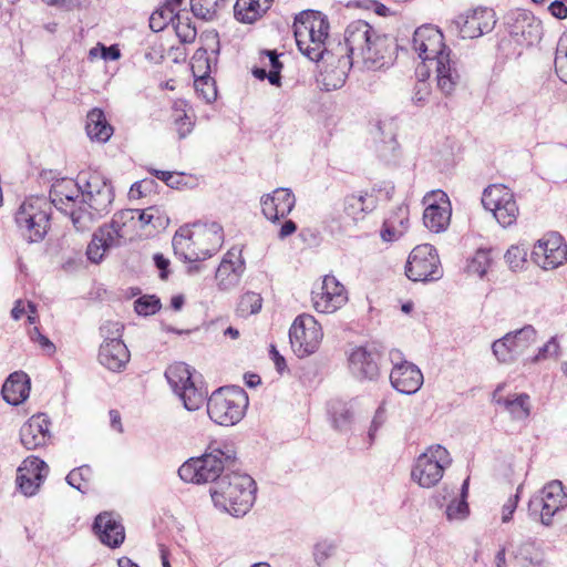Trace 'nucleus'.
Here are the masks:
<instances>
[{
    "mask_svg": "<svg viewBox=\"0 0 567 567\" xmlns=\"http://www.w3.org/2000/svg\"><path fill=\"white\" fill-rule=\"evenodd\" d=\"M468 515V504L465 499H453L446 507L449 519H463Z\"/></svg>",
    "mask_w": 567,
    "mask_h": 567,
    "instance_id": "5fc2aeb1",
    "label": "nucleus"
},
{
    "mask_svg": "<svg viewBox=\"0 0 567 567\" xmlns=\"http://www.w3.org/2000/svg\"><path fill=\"white\" fill-rule=\"evenodd\" d=\"M567 507V494L560 481H551L530 497L528 513L533 519H539L544 526L553 524V517Z\"/></svg>",
    "mask_w": 567,
    "mask_h": 567,
    "instance_id": "9b49d317",
    "label": "nucleus"
},
{
    "mask_svg": "<svg viewBox=\"0 0 567 567\" xmlns=\"http://www.w3.org/2000/svg\"><path fill=\"white\" fill-rule=\"evenodd\" d=\"M237 463L234 447L225 442H213L199 457H192L179 468V477L187 483L214 484L223 476V472L231 471Z\"/></svg>",
    "mask_w": 567,
    "mask_h": 567,
    "instance_id": "7ed1b4c3",
    "label": "nucleus"
},
{
    "mask_svg": "<svg viewBox=\"0 0 567 567\" xmlns=\"http://www.w3.org/2000/svg\"><path fill=\"white\" fill-rule=\"evenodd\" d=\"M206 50H198L194 55V64L193 70L202 69L203 64H205L206 71L203 75L195 79V90L199 96H202L207 103H210L217 97V89L215 85V81L207 74L210 71L209 60L206 56Z\"/></svg>",
    "mask_w": 567,
    "mask_h": 567,
    "instance_id": "2f4dec72",
    "label": "nucleus"
},
{
    "mask_svg": "<svg viewBox=\"0 0 567 567\" xmlns=\"http://www.w3.org/2000/svg\"><path fill=\"white\" fill-rule=\"evenodd\" d=\"M260 204L264 216L276 223L291 213L296 205V197L290 188L280 187L262 196Z\"/></svg>",
    "mask_w": 567,
    "mask_h": 567,
    "instance_id": "393cba45",
    "label": "nucleus"
},
{
    "mask_svg": "<svg viewBox=\"0 0 567 567\" xmlns=\"http://www.w3.org/2000/svg\"><path fill=\"white\" fill-rule=\"evenodd\" d=\"M365 197L363 195H349L343 202V212L353 221H358L363 218L367 207Z\"/></svg>",
    "mask_w": 567,
    "mask_h": 567,
    "instance_id": "c03bdc74",
    "label": "nucleus"
},
{
    "mask_svg": "<svg viewBox=\"0 0 567 567\" xmlns=\"http://www.w3.org/2000/svg\"><path fill=\"white\" fill-rule=\"evenodd\" d=\"M248 403L246 392L238 388H219L207 400V413L212 421L229 426L238 423Z\"/></svg>",
    "mask_w": 567,
    "mask_h": 567,
    "instance_id": "0eeeda50",
    "label": "nucleus"
},
{
    "mask_svg": "<svg viewBox=\"0 0 567 567\" xmlns=\"http://www.w3.org/2000/svg\"><path fill=\"white\" fill-rule=\"evenodd\" d=\"M451 463L452 458L444 446L431 445L415 460L411 477L421 487L431 488L442 480L445 468Z\"/></svg>",
    "mask_w": 567,
    "mask_h": 567,
    "instance_id": "9d476101",
    "label": "nucleus"
},
{
    "mask_svg": "<svg viewBox=\"0 0 567 567\" xmlns=\"http://www.w3.org/2000/svg\"><path fill=\"white\" fill-rule=\"evenodd\" d=\"M385 41V38L378 35L368 22L352 21L344 31V42L338 45L336 70L327 71L323 75L326 90L341 87L350 69L360 61L368 70H378L384 66L388 63Z\"/></svg>",
    "mask_w": 567,
    "mask_h": 567,
    "instance_id": "f257e3e1",
    "label": "nucleus"
},
{
    "mask_svg": "<svg viewBox=\"0 0 567 567\" xmlns=\"http://www.w3.org/2000/svg\"><path fill=\"white\" fill-rule=\"evenodd\" d=\"M435 64L437 86L445 95H451L461 82L458 62L447 50V53L437 56Z\"/></svg>",
    "mask_w": 567,
    "mask_h": 567,
    "instance_id": "cd10ccee",
    "label": "nucleus"
},
{
    "mask_svg": "<svg viewBox=\"0 0 567 567\" xmlns=\"http://www.w3.org/2000/svg\"><path fill=\"white\" fill-rule=\"evenodd\" d=\"M2 398L11 405H19L29 396L30 380L23 372H14L9 375L2 385Z\"/></svg>",
    "mask_w": 567,
    "mask_h": 567,
    "instance_id": "473e14b6",
    "label": "nucleus"
},
{
    "mask_svg": "<svg viewBox=\"0 0 567 567\" xmlns=\"http://www.w3.org/2000/svg\"><path fill=\"white\" fill-rule=\"evenodd\" d=\"M329 29V20L320 11L305 10L296 16L293 33L297 47L310 61L318 62L328 53L326 40Z\"/></svg>",
    "mask_w": 567,
    "mask_h": 567,
    "instance_id": "20e7f679",
    "label": "nucleus"
},
{
    "mask_svg": "<svg viewBox=\"0 0 567 567\" xmlns=\"http://www.w3.org/2000/svg\"><path fill=\"white\" fill-rule=\"evenodd\" d=\"M272 0H237L234 6L235 18L243 23L258 20L271 6Z\"/></svg>",
    "mask_w": 567,
    "mask_h": 567,
    "instance_id": "f704fd0d",
    "label": "nucleus"
},
{
    "mask_svg": "<svg viewBox=\"0 0 567 567\" xmlns=\"http://www.w3.org/2000/svg\"><path fill=\"white\" fill-rule=\"evenodd\" d=\"M536 340L533 326H525L515 332H509L492 344V351L501 363H511Z\"/></svg>",
    "mask_w": 567,
    "mask_h": 567,
    "instance_id": "2eb2a0df",
    "label": "nucleus"
},
{
    "mask_svg": "<svg viewBox=\"0 0 567 567\" xmlns=\"http://www.w3.org/2000/svg\"><path fill=\"white\" fill-rule=\"evenodd\" d=\"M329 413L336 430L340 432H348L350 430L354 413L349 403L332 401L329 405Z\"/></svg>",
    "mask_w": 567,
    "mask_h": 567,
    "instance_id": "ea45409f",
    "label": "nucleus"
},
{
    "mask_svg": "<svg viewBox=\"0 0 567 567\" xmlns=\"http://www.w3.org/2000/svg\"><path fill=\"white\" fill-rule=\"evenodd\" d=\"M161 300L154 295L142 296L134 302V309L140 316H151L161 309Z\"/></svg>",
    "mask_w": 567,
    "mask_h": 567,
    "instance_id": "09e8293b",
    "label": "nucleus"
},
{
    "mask_svg": "<svg viewBox=\"0 0 567 567\" xmlns=\"http://www.w3.org/2000/svg\"><path fill=\"white\" fill-rule=\"evenodd\" d=\"M261 306V296L259 293L248 291L240 297L236 311L239 317L247 318L251 315L258 313Z\"/></svg>",
    "mask_w": 567,
    "mask_h": 567,
    "instance_id": "37998d69",
    "label": "nucleus"
},
{
    "mask_svg": "<svg viewBox=\"0 0 567 567\" xmlns=\"http://www.w3.org/2000/svg\"><path fill=\"white\" fill-rule=\"evenodd\" d=\"M533 261L545 270L556 269L567 260V246L558 233H548L532 251Z\"/></svg>",
    "mask_w": 567,
    "mask_h": 567,
    "instance_id": "dca6fc26",
    "label": "nucleus"
},
{
    "mask_svg": "<svg viewBox=\"0 0 567 567\" xmlns=\"http://www.w3.org/2000/svg\"><path fill=\"white\" fill-rule=\"evenodd\" d=\"M51 422L45 414L31 416L20 429V442L27 450L43 447L51 440Z\"/></svg>",
    "mask_w": 567,
    "mask_h": 567,
    "instance_id": "a878e982",
    "label": "nucleus"
},
{
    "mask_svg": "<svg viewBox=\"0 0 567 567\" xmlns=\"http://www.w3.org/2000/svg\"><path fill=\"white\" fill-rule=\"evenodd\" d=\"M313 307L318 312L332 313L343 307L348 301L344 286L332 275H326L321 291L313 292Z\"/></svg>",
    "mask_w": 567,
    "mask_h": 567,
    "instance_id": "6ab92c4d",
    "label": "nucleus"
},
{
    "mask_svg": "<svg viewBox=\"0 0 567 567\" xmlns=\"http://www.w3.org/2000/svg\"><path fill=\"white\" fill-rule=\"evenodd\" d=\"M190 107L185 100H176L172 106V118L178 134V138L187 137L194 130L195 121L189 115Z\"/></svg>",
    "mask_w": 567,
    "mask_h": 567,
    "instance_id": "e433bc0d",
    "label": "nucleus"
},
{
    "mask_svg": "<svg viewBox=\"0 0 567 567\" xmlns=\"http://www.w3.org/2000/svg\"><path fill=\"white\" fill-rule=\"evenodd\" d=\"M50 204L44 198L25 199L16 213L14 220L30 243L44 238L50 227Z\"/></svg>",
    "mask_w": 567,
    "mask_h": 567,
    "instance_id": "1a4fd4ad",
    "label": "nucleus"
},
{
    "mask_svg": "<svg viewBox=\"0 0 567 567\" xmlns=\"http://www.w3.org/2000/svg\"><path fill=\"white\" fill-rule=\"evenodd\" d=\"M83 182L80 176L76 181L72 178L56 179L50 189L51 204L61 213L69 216L73 226L79 231L91 228V217L82 212L80 200L82 199Z\"/></svg>",
    "mask_w": 567,
    "mask_h": 567,
    "instance_id": "39448f33",
    "label": "nucleus"
},
{
    "mask_svg": "<svg viewBox=\"0 0 567 567\" xmlns=\"http://www.w3.org/2000/svg\"><path fill=\"white\" fill-rule=\"evenodd\" d=\"M93 529L101 543L111 548H117L124 542V527L112 513L99 514L94 520Z\"/></svg>",
    "mask_w": 567,
    "mask_h": 567,
    "instance_id": "bb28decb",
    "label": "nucleus"
},
{
    "mask_svg": "<svg viewBox=\"0 0 567 567\" xmlns=\"http://www.w3.org/2000/svg\"><path fill=\"white\" fill-rule=\"evenodd\" d=\"M296 230H297V224L291 219H287L281 225L279 233H278V237L281 240L286 239L287 237H289L290 235L296 233Z\"/></svg>",
    "mask_w": 567,
    "mask_h": 567,
    "instance_id": "338daca9",
    "label": "nucleus"
},
{
    "mask_svg": "<svg viewBox=\"0 0 567 567\" xmlns=\"http://www.w3.org/2000/svg\"><path fill=\"white\" fill-rule=\"evenodd\" d=\"M442 32L432 25H422L413 34V49L419 58L425 62L436 60L439 55L450 50L443 42Z\"/></svg>",
    "mask_w": 567,
    "mask_h": 567,
    "instance_id": "412c9836",
    "label": "nucleus"
},
{
    "mask_svg": "<svg viewBox=\"0 0 567 567\" xmlns=\"http://www.w3.org/2000/svg\"><path fill=\"white\" fill-rule=\"evenodd\" d=\"M189 226L194 233L193 238L197 249H200L204 260L213 257L224 243L223 227L216 221H196Z\"/></svg>",
    "mask_w": 567,
    "mask_h": 567,
    "instance_id": "b1692460",
    "label": "nucleus"
},
{
    "mask_svg": "<svg viewBox=\"0 0 567 567\" xmlns=\"http://www.w3.org/2000/svg\"><path fill=\"white\" fill-rule=\"evenodd\" d=\"M385 419H386L385 408H384V404H381L374 413V416L371 421V425H370V429L368 432L370 443H372L374 441L375 434H377L378 430L384 424Z\"/></svg>",
    "mask_w": 567,
    "mask_h": 567,
    "instance_id": "13d9d810",
    "label": "nucleus"
},
{
    "mask_svg": "<svg viewBox=\"0 0 567 567\" xmlns=\"http://www.w3.org/2000/svg\"><path fill=\"white\" fill-rule=\"evenodd\" d=\"M405 275L412 281H436L443 269L436 249L429 244L416 246L410 254Z\"/></svg>",
    "mask_w": 567,
    "mask_h": 567,
    "instance_id": "ddd939ff",
    "label": "nucleus"
},
{
    "mask_svg": "<svg viewBox=\"0 0 567 567\" xmlns=\"http://www.w3.org/2000/svg\"><path fill=\"white\" fill-rule=\"evenodd\" d=\"M555 70L559 79L567 83V32H564L557 43Z\"/></svg>",
    "mask_w": 567,
    "mask_h": 567,
    "instance_id": "49530a36",
    "label": "nucleus"
},
{
    "mask_svg": "<svg viewBox=\"0 0 567 567\" xmlns=\"http://www.w3.org/2000/svg\"><path fill=\"white\" fill-rule=\"evenodd\" d=\"M381 354L374 346H360L349 355V367L352 374L362 380H375L380 374Z\"/></svg>",
    "mask_w": 567,
    "mask_h": 567,
    "instance_id": "5701e85b",
    "label": "nucleus"
},
{
    "mask_svg": "<svg viewBox=\"0 0 567 567\" xmlns=\"http://www.w3.org/2000/svg\"><path fill=\"white\" fill-rule=\"evenodd\" d=\"M83 182L82 212L91 217V226L95 220L107 214L114 200L113 186L104 175L99 172L80 174Z\"/></svg>",
    "mask_w": 567,
    "mask_h": 567,
    "instance_id": "423d86ee",
    "label": "nucleus"
},
{
    "mask_svg": "<svg viewBox=\"0 0 567 567\" xmlns=\"http://www.w3.org/2000/svg\"><path fill=\"white\" fill-rule=\"evenodd\" d=\"M525 251L517 247L512 246L505 254V259L511 266L512 269H518L523 266V262L525 261Z\"/></svg>",
    "mask_w": 567,
    "mask_h": 567,
    "instance_id": "4d7b16f0",
    "label": "nucleus"
},
{
    "mask_svg": "<svg viewBox=\"0 0 567 567\" xmlns=\"http://www.w3.org/2000/svg\"><path fill=\"white\" fill-rule=\"evenodd\" d=\"M440 200L429 204L423 213L424 226L433 233L445 231L451 221V203L445 193L439 192Z\"/></svg>",
    "mask_w": 567,
    "mask_h": 567,
    "instance_id": "c85d7f7f",
    "label": "nucleus"
},
{
    "mask_svg": "<svg viewBox=\"0 0 567 567\" xmlns=\"http://www.w3.org/2000/svg\"><path fill=\"white\" fill-rule=\"evenodd\" d=\"M256 483L248 474L234 471L223 476L210 487L214 505L234 517L245 516L256 499Z\"/></svg>",
    "mask_w": 567,
    "mask_h": 567,
    "instance_id": "f03ea898",
    "label": "nucleus"
},
{
    "mask_svg": "<svg viewBox=\"0 0 567 567\" xmlns=\"http://www.w3.org/2000/svg\"><path fill=\"white\" fill-rule=\"evenodd\" d=\"M520 489H522V486H518L516 494L511 496L503 505V509H502V512H503L502 522L503 523H508L512 519L513 514L518 504Z\"/></svg>",
    "mask_w": 567,
    "mask_h": 567,
    "instance_id": "bf43d9fd",
    "label": "nucleus"
},
{
    "mask_svg": "<svg viewBox=\"0 0 567 567\" xmlns=\"http://www.w3.org/2000/svg\"><path fill=\"white\" fill-rule=\"evenodd\" d=\"M269 354L276 365L277 371L282 373L286 370L287 364L285 358L279 353L276 346H270Z\"/></svg>",
    "mask_w": 567,
    "mask_h": 567,
    "instance_id": "e2e57ef3",
    "label": "nucleus"
},
{
    "mask_svg": "<svg viewBox=\"0 0 567 567\" xmlns=\"http://www.w3.org/2000/svg\"><path fill=\"white\" fill-rule=\"evenodd\" d=\"M559 351V343L556 337H551L543 347L538 349L537 354L532 359L533 362L545 360L549 357L557 355Z\"/></svg>",
    "mask_w": 567,
    "mask_h": 567,
    "instance_id": "6e6d98bb",
    "label": "nucleus"
},
{
    "mask_svg": "<svg viewBox=\"0 0 567 567\" xmlns=\"http://www.w3.org/2000/svg\"><path fill=\"white\" fill-rule=\"evenodd\" d=\"M482 204L491 210L497 223L506 228L516 223L519 214L514 193L507 186L494 184L483 192Z\"/></svg>",
    "mask_w": 567,
    "mask_h": 567,
    "instance_id": "f8f14e48",
    "label": "nucleus"
},
{
    "mask_svg": "<svg viewBox=\"0 0 567 567\" xmlns=\"http://www.w3.org/2000/svg\"><path fill=\"white\" fill-rule=\"evenodd\" d=\"M165 377L173 391L183 401L188 411H197L203 406L207 398V391L198 385L196 375L190 367L184 362H176L165 371Z\"/></svg>",
    "mask_w": 567,
    "mask_h": 567,
    "instance_id": "6e6552de",
    "label": "nucleus"
},
{
    "mask_svg": "<svg viewBox=\"0 0 567 567\" xmlns=\"http://www.w3.org/2000/svg\"><path fill=\"white\" fill-rule=\"evenodd\" d=\"M175 20L176 21L173 25L179 40L183 43H192L197 35L196 28L190 25L188 18H185L184 20L179 14H177Z\"/></svg>",
    "mask_w": 567,
    "mask_h": 567,
    "instance_id": "8fccbe9b",
    "label": "nucleus"
},
{
    "mask_svg": "<svg viewBox=\"0 0 567 567\" xmlns=\"http://www.w3.org/2000/svg\"><path fill=\"white\" fill-rule=\"evenodd\" d=\"M130 351L124 342H102L99 350V362L113 372L125 369L130 361Z\"/></svg>",
    "mask_w": 567,
    "mask_h": 567,
    "instance_id": "c756f323",
    "label": "nucleus"
},
{
    "mask_svg": "<svg viewBox=\"0 0 567 567\" xmlns=\"http://www.w3.org/2000/svg\"><path fill=\"white\" fill-rule=\"evenodd\" d=\"M402 353L399 350L390 352V359L393 369L390 373L392 386L403 394H414L423 384V374L421 370L412 362L402 360Z\"/></svg>",
    "mask_w": 567,
    "mask_h": 567,
    "instance_id": "f3484780",
    "label": "nucleus"
},
{
    "mask_svg": "<svg viewBox=\"0 0 567 567\" xmlns=\"http://www.w3.org/2000/svg\"><path fill=\"white\" fill-rule=\"evenodd\" d=\"M86 134L92 141L100 143L107 142L113 135V126L107 122L104 112L99 109H92L86 115Z\"/></svg>",
    "mask_w": 567,
    "mask_h": 567,
    "instance_id": "72a5a7b5",
    "label": "nucleus"
},
{
    "mask_svg": "<svg viewBox=\"0 0 567 567\" xmlns=\"http://www.w3.org/2000/svg\"><path fill=\"white\" fill-rule=\"evenodd\" d=\"M193 235L190 226L184 225L176 230L172 240L175 256L188 264L187 272L189 275L202 271L200 262L204 261V257L200 249H197Z\"/></svg>",
    "mask_w": 567,
    "mask_h": 567,
    "instance_id": "aec40b11",
    "label": "nucleus"
},
{
    "mask_svg": "<svg viewBox=\"0 0 567 567\" xmlns=\"http://www.w3.org/2000/svg\"><path fill=\"white\" fill-rule=\"evenodd\" d=\"M455 23L463 39L480 38L494 29L496 24L495 12L491 8L478 7L458 16Z\"/></svg>",
    "mask_w": 567,
    "mask_h": 567,
    "instance_id": "a211bd4d",
    "label": "nucleus"
},
{
    "mask_svg": "<svg viewBox=\"0 0 567 567\" xmlns=\"http://www.w3.org/2000/svg\"><path fill=\"white\" fill-rule=\"evenodd\" d=\"M492 264L491 251L488 249H478L471 258L467 265V270L483 277Z\"/></svg>",
    "mask_w": 567,
    "mask_h": 567,
    "instance_id": "de8ad7c7",
    "label": "nucleus"
},
{
    "mask_svg": "<svg viewBox=\"0 0 567 567\" xmlns=\"http://www.w3.org/2000/svg\"><path fill=\"white\" fill-rule=\"evenodd\" d=\"M336 550L334 543L330 540H321L318 542L313 546V560L317 564V566L322 567L326 561L333 555Z\"/></svg>",
    "mask_w": 567,
    "mask_h": 567,
    "instance_id": "3c124183",
    "label": "nucleus"
},
{
    "mask_svg": "<svg viewBox=\"0 0 567 567\" xmlns=\"http://www.w3.org/2000/svg\"><path fill=\"white\" fill-rule=\"evenodd\" d=\"M514 558L524 567H542L544 564L543 554L536 548L534 542L522 543L514 553Z\"/></svg>",
    "mask_w": 567,
    "mask_h": 567,
    "instance_id": "79ce46f5",
    "label": "nucleus"
},
{
    "mask_svg": "<svg viewBox=\"0 0 567 567\" xmlns=\"http://www.w3.org/2000/svg\"><path fill=\"white\" fill-rule=\"evenodd\" d=\"M549 12L553 17L563 20L567 18V7L563 1L555 0L548 7Z\"/></svg>",
    "mask_w": 567,
    "mask_h": 567,
    "instance_id": "680f3d73",
    "label": "nucleus"
},
{
    "mask_svg": "<svg viewBox=\"0 0 567 567\" xmlns=\"http://www.w3.org/2000/svg\"><path fill=\"white\" fill-rule=\"evenodd\" d=\"M123 324L118 321H112L106 320L102 323L100 327V334L104 339L103 342L106 341H118L123 342L122 340V332H123Z\"/></svg>",
    "mask_w": 567,
    "mask_h": 567,
    "instance_id": "603ef678",
    "label": "nucleus"
},
{
    "mask_svg": "<svg viewBox=\"0 0 567 567\" xmlns=\"http://www.w3.org/2000/svg\"><path fill=\"white\" fill-rule=\"evenodd\" d=\"M117 245L113 241L109 228H99L92 236L86 248V256L91 262L99 264L103 260L105 252Z\"/></svg>",
    "mask_w": 567,
    "mask_h": 567,
    "instance_id": "c9c22d12",
    "label": "nucleus"
},
{
    "mask_svg": "<svg viewBox=\"0 0 567 567\" xmlns=\"http://www.w3.org/2000/svg\"><path fill=\"white\" fill-rule=\"evenodd\" d=\"M183 0H166L163 6V12L167 13V18L169 20H175L177 14H179L178 8L182 4Z\"/></svg>",
    "mask_w": 567,
    "mask_h": 567,
    "instance_id": "0e129e2a",
    "label": "nucleus"
},
{
    "mask_svg": "<svg viewBox=\"0 0 567 567\" xmlns=\"http://www.w3.org/2000/svg\"><path fill=\"white\" fill-rule=\"evenodd\" d=\"M137 213H136V218H138V220L143 224V225H153L154 227L156 226L154 224V219H155V213L157 212L154 207H148L144 210H141V209H135Z\"/></svg>",
    "mask_w": 567,
    "mask_h": 567,
    "instance_id": "052dcab7",
    "label": "nucleus"
},
{
    "mask_svg": "<svg viewBox=\"0 0 567 567\" xmlns=\"http://www.w3.org/2000/svg\"><path fill=\"white\" fill-rule=\"evenodd\" d=\"M154 185H155L154 179H151V178H144V179L140 181V182L134 183V184L131 186L130 195H131L132 197H134V196H135V189H137V188H143V189H144V192H145V194L151 193V192H152V189H153V186H154Z\"/></svg>",
    "mask_w": 567,
    "mask_h": 567,
    "instance_id": "69168bd1",
    "label": "nucleus"
},
{
    "mask_svg": "<svg viewBox=\"0 0 567 567\" xmlns=\"http://www.w3.org/2000/svg\"><path fill=\"white\" fill-rule=\"evenodd\" d=\"M150 172L153 176L164 182L171 188L178 189L183 186V173H174L155 168H152Z\"/></svg>",
    "mask_w": 567,
    "mask_h": 567,
    "instance_id": "864d4df0",
    "label": "nucleus"
},
{
    "mask_svg": "<svg viewBox=\"0 0 567 567\" xmlns=\"http://www.w3.org/2000/svg\"><path fill=\"white\" fill-rule=\"evenodd\" d=\"M235 254L227 252L216 269L217 286L220 290H229L235 288L243 276L245 265L244 261L237 258L234 260Z\"/></svg>",
    "mask_w": 567,
    "mask_h": 567,
    "instance_id": "7c9ffc66",
    "label": "nucleus"
},
{
    "mask_svg": "<svg viewBox=\"0 0 567 567\" xmlns=\"http://www.w3.org/2000/svg\"><path fill=\"white\" fill-rule=\"evenodd\" d=\"M154 262H155V266L161 270V278L162 279L167 278V267L169 266V260L166 259L161 254H155Z\"/></svg>",
    "mask_w": 567,
    "mask_h": 567,
    "instance_id": "774afa93",
    "label": "nucleus"
},
{
    "mask_svg": "<svg viewBox=\"0 0 567 567\" xmlns=\"http://www.w3.org/2000/svg\"><path fill=\"white\" fill-rule=\"evenodd\" d=\"M92 468L89 465H81L73 468L65 477L66 483L80 491L81 493L86 492V483L92 477Z\"/></svg>",
    "mask_w": 567,
    "mask_h": 567,
    "instance_id": "a18cd8bd",
    "label": "nucleus"
},
{
    "mask_svg": "<svg viewBox=\"0 0 567 567\" xmlns=\"http://www.w3.org/2000/svg\"><path fill=\"white\" fill-rule=\"evenodd\" d=\"M408 208L400 207L394 215L384 220L381 230V238L384 241H393L400 238L408 229Z\"/></svg>",
    "mask_w": 567,
    "mask_h": 567,
    "instance_id": "58836bf2",
    "label": "nucleus"
},
{
    "mask_svg": "<svg viewBox=\"0 0 567 567\" xmlns=\"http://www.w3.org/2000/svg\"><path fill=\"white\" fill-rule=\"evenodd\" d=\"M495 403L504 406L512 419L516 421L526 420L530 414L529 395L526 393L495 399Z\"/></svg>",
    "mask_w": 567,
    "mask_h": 567,
    "instance_id": "4c0bfd02",
    "label": "nucleus"
},
{
    "mask_svg": "<svg viewBox=\"0 0 567 567\" xmlns=\"http://www.w3.org/2000/svg\"><path fill=\"white\" fill-rule=\"evenodd\" d=\"M289 340L299 358L310 355L317 351L322 340L321 327L312 316L300 315L290 327Z\"/></svg>",
    "mask_w": 567,
    "mask_h": 567,
    "instance_id": "4468645a",
    "label": "nucleus"
},
{
    "mask_svg": "<svg viewBox=\"0 0 567 567\" xmlns=\"http://www.w3.org/2000/svg\"><path fill=\"white\" fill-rule=\"evenodd\" d=\"M49 473V466L37 456L27 457L18 468L17 484L25 496L37 494Z\"/></svg>",
    "mask_w": 567,
    "mask_h": 567,
    "instance_id": "4be33fe9",
    "label": "nucleus"
},
{
    "mask_svg": "<svg viewBox=\"0 0 567 567\" xmlns=\"http://www.w3.org/2000/svg\"><path fill=\"white\" fill-rule=\"evenodd\" d=\"M136 210L124 209L114 214L109 225H103L100 228H109L110 235L113 241L120 246L121 239L125 236L124 228L128 221H133L136 218Z\"/></svg>",
    "mask_w": 567,
    "mask_h": 567,
    "instance_id": "a19ab883",
    "label": "nucleus"
}]
</instances>
